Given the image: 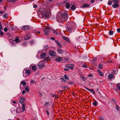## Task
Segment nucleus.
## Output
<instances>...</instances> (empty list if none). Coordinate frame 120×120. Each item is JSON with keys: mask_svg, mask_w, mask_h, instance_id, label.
Wrapping results in <instances>:
<instances>
[{"mask_svg": "<svg viewBox=\"0 0 120 120\" xmlns=\"http://www.w3.org/2000/svg\"><path fill=\"white\" fill-rule=\"evenodd\" d=\"M68 18V15L66 12H64L61 13H59L57 15L56 20L59 23H62L67 20Z\"/></svg>", "mask_w": 120, "mask_h": 120, "instance_id": "f257e3e1", "label": "nucleus"}, {"mask_svg": "<svg viewBox=\"0 0 120 120\" xmlns=\"http://www.w3.org/2000/svg\"><path fill=\"white\" fill-rule=\"evenodd\" d=\"M39 11L41 13L42 16L44 18H49L51 16V12L49 9L41 8L39 9Z\"/></svg>", "mask_w": 120, "mask_h": 120, "instance_id": "f03ea898", "label": "nucleus"}, {"mask_svg": "<svg viewBox=\"0 0 120 120\" xmlns=\"http://www.w3.org/2000/svg\"><path fill=\"white\" fill-rule=\"evenodd\" d=\"M66 25L67 30L71 33L73 32L75 29V24L73 22H68L67 23Z\"/></svg>", "mask_w": 120, "mask_h": 120, "instance_id": "7ed1b4c3", "label": "nucleus"}, {"mask_svg": "<svg viewBox=\"0 0 120 120\" xmlns=\"http://www.w3.org/2000/svg\"><path fill=\"white\" fill-rule=\"evenodd\" d=\"M74 66V65L73 64H67L65 66L66 68H64L65 71H68L69 69H72Z\"/></svg>", "mask_w": 120, "mask_h": 120, "instance_id": "20e7f679", "label": "nucleus"}, {"mask_svg": "<svg viewBox=\"0 0 120 120\" xmlns=\"http://www.w3.org/2000/svg\"><path fill=\"white\" fill-rule=\"evenodd\" d=\"M112 1L114 3V4L112 5V7L113 8H117L119 6L118 4L119 2L118 0H112Z\"/></svg>", "mask_w": 120, "mask_h": 120, "instance_id": "39448f33", "label": "nucleus"}, {"mask_svg": "<svg viewBox=\"0 0 120 120\" xmlns=\"http://www.w3.org/2000/svg\"><path fill=\"white\" fill-rule=\"evenodd\" d=\"M30 71L29 70H24L23 71V76L24 77H26L27 76L30 75Z\"/></svg>", "mask_w": 120, "mask_h": 120, "instance_id": "423d86ee", "label": "nucleus"}, {"mask_svg": "<svg viewBox=\"0 0 120 120\" xmlns=\"http://www.w3.org/2000/svg\"><path fill=\"white\" fill-rule=\"evenodd\" d=\"M45 61H41L39 62L38 64V65L39 68H41L44 67V63Z\"/></svg>", "mask_w": 120, "mask_h": 120, "instance_id": "0eeeda50", "label": "nucleus"}, {"mask_svg": "<svg viewBox=\"0 0 120 120\" xmlns=\"http://www.w3.org/2000/svg\"><path fill=\"white\" fill-rule=\"evenodd\" d=\"M114 90L116 91L120 90V83H119L116 84V88H114Z\"/></svg>", "mask_w": 120, "mask_h": 120, "instance_id": "6e6552de", "label": "nucleus"}, {"mask_svg": "<svg viewBox=\"0 0 120 120\" xmlns=\"http://www.w3.org/2000/svg\"><path fill=\"white\" fill-rule=\"evenodd\" d=\"M49 53L50 56H54L56 55V52L53 51H50Z\"/></svg>", "mask_w": 120, "mask_h": 120, "instance_id": "1a4fd4ad", "label": "nucleus"}, {"mask_svg": "<svg viewBox=\"0 0 120 120\" xmlns=\"http://www.w3.org/2000/svg\"><path fill=\"white\" fill-rule=\"evenodd\" d=\"M30 68L33 70L35 71L37 69V67L36 65H31L30 66Z\"/></svg>", "mask_w": 120, "mask_h": 120, "instance_id": "9d476101", "label": "nucleus"}, {"mask_svg": "<svg viewBox=\"0 0 120 120\" xmlns=\"http://www.w3.org/2000/svg\"><path fill=\"white\" fill-rule=\"evenodd\" d=\"M30 35L29 34H26V35H25L24 37V39L25 40H28L29 39L30 37Z\"/></svg>", "mask_w": 120, "mask_h": 120, "instance_id": "9b49d317", "label": "nucleus"}, {"mask_svg": "<svg viewBox=\"0 0 120 120\" xmlns=\"http://www.w3.org/2000/svg\"><path fill=\"white\" fill-rule=\"evenodd\" d=\"M63 58L60 57H58L55 59V60L57 62H60L63 59Z\"/></svg>", "mask_w": 120, "mask_h": 120, "instance_id": "f8f14e48", "label": "nucleus"}, {"mask_svg": "<svg viewBox=\"0 0 120 120\" xmlns=\"http://www.w3.org/2000/svg\"><path fill=\"white\" fill-rule=\"evenodd\" d=\"M29 26H25L22 27V30H26L28 29H29Z\"/></svg>", "mask_w": 120, "mask_h": 120, "instance_id": "ddd939ff", "label": "nucleus"}, {"mask_svg": "<svg viewBox=\"0 0 120 120\" xmlns=\"http://www.w3.org/2000/svg\"><path fill=\"white\" fill-rule=\"evenodd\" d=\"M97 71H98V73L99 75L101 76H102L103 75V74L102 72L99 69L97 70Z\"/></svg>", "mask_w": 120, "mask_h": 120, "instance_id": "4468645a", "label": "nucleus"}, {"mask_svg": "<svg viewBox=\"0 0 120 120\" xmlns=\"http://www.w3.org/2000/svg\"><path fill=\"white\" fill-rule=\"evenodd\" d=\"M62 37L64 40H65L68 42H70V40L68 38L64 36H63Z\"/></svg>", "mask_w": 120, "mask_h": 120, "instance_id": "2eb2a0df", "label": "nucleus"}, {"mask_svg": "<svg viewBox=\"0 0 120 120\" xmlns=\"http://www.w3.org/2000/svg\"><path fill=\"white\" fill-rule=\"evenodd\" d=\"M44 31L45 34L46 35H48L49 34L50 31L47 30H44Z\"/></svg>", "mask_w": 120, "mask_h": 120, "instance_id": "dca6fc26", "label": "nucleus"}, {"mask_svg": "<svg viewBox=\"0 0 120 120\" xmlns=\"http://www.w3.org/2000/svg\"><path fill=\"white\" fill-rule=\"evenodd\" d=\"M90 6V4H85L81 6V7L82 8H85L89 7Z\"/></svg>", "mask_w": 120, "mask_h": 120, "instance_id": "f3484780", "label": "nucleus"}, {"mask_svg": "<svg viewBox=\"0 0 120 120\" xmlns=\"http://www.w3.org/2000/svg\"><path fill=\"white\" fill-rule=\"evenodd\" d=\"M25 99V98H21L20 100V103L21 104L23 103L24 102Z\"/></svg>", "mask_w": 120, "mask_h": 120, "instance_id": "a211bd4d", "label": "nucleus"}, {"mask_svg": "<svg viewBox=\"0 0 120 120\" xmlns=\"http://www.w3.org/2000/svg\"><path fill=\"white\" fill-rule=\"evenodd\" d=\"M108 77L109 79H111L113 78L114 76L112 74H110L108 75Z\"/></svg>", "mask_w": 120, "mask_h": 120, "instance_id": "6ab92c4d", "label": "nucleus"}, {"mask_svg": "<svg viewBox=\"0 0 120 120\" xmlns=\"http://www.w3.org/2000/svg\"><path fill=\"white\" fill-rule=\"evenodd\" d=\"M85 88H86V89L90 91V92H92L94 94H95V92L94 91V90H93L92 89H91V90H90L89 89L87 88L86 87H85Z\"/></svg>", "mask_w": 120, "mask_h": 120, "instance_id": "aec40b11", "label": "nucleus"}, {"mask_svg": "<svg viewBox=\"0 0 120 120\" xmlns=\"http://www.w3.org/2000/svg\"><path fill=\"white\" fill-rule=\"evenodd\" d=\"M46 56V54L45 53H43L41 55V58H43L45 56Z\"/></svg>", "mask_w": 120, "mask_h": 120, "instance_id": "412c9836", "label": "nucleus"}, {"mask_svg": "<svg viewBox=\"0 0 120 120\" xmlns=\"http://www.w3.org/2000/svg\"><path fill=\"white\" fill-rule=\"evenodd\" d=\"M70 4L69 3H67L66 5V7L68 9L70 8Z\"/></svg>", "mask_w": 120, "mask_h": 120, "instance_id": "4be33fe9", "label": "nucleus"}, {"mask_svg": "<svg viewBox=\"0 0 120 120\" xmlns=\"http://www.w3.org/2000/svg\"><path fill=\"white\" fill-rule=\"evenodd\" d=\"M97 103L98 102L97 101H95L93 103V104L95 106H96L97 105Z\"/></svg>", "mask_w": 120, "mask_h": 120, "instance_id": "5701e85b", "label": "nucleus"}, {"mask_svg": "<svg viewBox=\"0 0 120 120\" xmlns=\"http://www.w3.org/2000/svg\"><path fill=\"white\" fill-rule=\"evenodd\" d=\"M71 9L73 10H74L75 9V6L74 5L72 6L71 8Z\"/></svg>", "mask_w": 120, "mask_h": 120, "instance_id": "b1692460", "label": "nucleus"}, {"mask_svg": "<svg viewBox=\"0 0 120 120\" xmlns=\"http://www.w3.org/2000/svg\"><path fill=\"white\" fill-rule=\"evenodd\" d=\"M55 34L57 35L59 33V32H57L55 30H53L52 31Z\"/></svg>", "mask_w": 120, "mask_h": 120, "instance_id": "393cba45", "label": "nucleus"}, {"mask_svg": "<svg viewBox=\"0 0 120 120\" xmlns=\"http://www.w3.org/2000/svg\"><path fill=\"white\" fill-rule=\"evenodd\" d=\"M58 51L60 53H62L63 52V51L60 49H58Z\"/></svg>", "mask_w": 120, "mask_h": 120, "instance_id": "a878e982", "label": "nucleus"}, {"mask_svg": "<svg viewBox=\"0 0 120 120\" xmlns=\"http://www.w3.org/2000/svg\"><path fill=\"white\" fill-rule=\"evenodd\" d=\"M22 112H23L25 110V107L24 105V104H23L22 105Z\"/></svg>", "mask_w": 120, "mask_h": 120, "instance_id": "bb28decb", "label": "nucleus"}, {"mask_svg": "<svg viewBox=\"0 0 120 120\" xmlns=\"http://www.w3.org/2000/svg\"><path fill=\"white\" fill-rule=\"evenodd\" d=\"M112 1L111 0H109L108 2V4L109 5H111L112 4Z\"/></svg>", "mask_w": 120, "mask_h": 120, "instance_id": "cd10ccee", "label": "nucleus"}, {"mask_svg": "<svg viewBox=\"0 0 120 120\" xmlns=\"http://www.w3.org/2000/svg\"><path fill=\"white\" fill-rule=\"evenodd\" d=\"M22 84L23 86H24L26 84V82L24 81H22L21 82V85Z\"/></svg>", "mask_w": 120, "mask_h": 120, "instance_id": "c85d7f7f", "label": "nucleus"}, {"mask_svg": "<svg viewBox=\"0 0 120 120\" xmlns=\"http://www.w3.org/2000/svg\"><path fill=\"white\" fill-rule=\"evenodd\" d=\"M80 77L81 79H82L83 81H85V79L84 78V77L83 76L80 75Z\"/></svg>", "mask_w": 120, "mask_h": 120, "instance_id": "c756f323", "label": "nucleus"}, {"mask_svg": "<svg viewBox=\"0 0 120 120\" xmlns=\"http://www.w3.org/2000/svg\"><path fill=\"white\" fill-rule=\"evenodd\" d=\"M15 41L16 42H17L19 41V39L18 38H15Z\"/></svg>", "mask_w": 120, "mask_h": 120, "instance_id": "7c9ffc66", "label": "nucleus"}, {"mask_svg": "<svg viewBox=\"0 0 120 120\" xmlns=\"http://www.w3.org/2000/svg\"><path fill=\"white\" fill-rule=\"evenodd\" d=\"M64 77L65 79L66 80H68L69 79V78L65 74L64 75Z\"/></svg>", "mask_w": 120, "mask_h": 120, "instance_id": "2f4dec72", "label": "nucleus"}, {"mask_svg": "<svg viewBox=\"0 0 120 120\" xmlns=\"http://www.w3.org/2000/svg\"><path fill=\"white\" fill-rule=\"evenodd\" d=\"M7 1L9 2H15L16 1V0H7Z\"/></svg>", "mask_w": 120, "mask_h": 120, "instance_id": "473e14b6", "label": "nucleus"}, {"mask_svg": "<svg viewBox=\"0 0 120 120\" xmlns=\"http://www.w3.org/2000/svg\"><path fill=\"white\" fill-rule=\"evenodd\" d=\"M109 33L110 35H112L113 34V32L112 30H110L109 32Z\"/></svg>", "mask_w": 120, "mask_h": 120, "instance_id": "72a5a7b5", "label": "nucleus"}, {"mask_svg": "<svg viewBox=\"0 0 120 120\" xmlns=\"http://www.w3.org/2000/svg\"><path fill=\"white\" fill-rule=\"evenodd\" d=\"M61 79L62 80V82H65L66 81L64 79L63 77H62Z\"/></svg>", "mask_w": 120, "mask_h": 120, "instance_id": "f704fd0d", "label": "nucleus"}, {"mask_svg": "<svg viewBox=\"0 0 120 120\" xmlns=\"http://www.w3.org/2000/svg\"><path fill=\"white\" fill-rule=\"evenodd\" d=\"M99 68L101 69L103 68V65L102 64H99L98 66Z\"/></svg>", "mask_w": 120, "mask_h": 120, "instance_id": "c9c22d12", "label": "nucleus"}, {"mask_svg": "<svg viewBox=\"0 0 120 120\" xmlns=\"http://www.w3.org/2000/svg\"><path fill=\"white\" fill-rule=\"evenodd\" d=\"M45 105L46 106H47L48 107V105H49V102H46L45 103Z\"/></svg>", "mask_w": 120, "mask_h": 120, "instance_id": "e433bc0d", "label": "nucleus"}, {"mask_svg": "<svg viewBox=\"0 0 120 120\" xmlns=\"http://www.w3.org/2000/svg\"><path fill=\"white\" fill-rule=\"evenodd\" d=\"M7 14H5L3 15V17L4 18H6L7 17Z\"/></svg>", "mask_w": 120, "mask_h": 120, "instance_id": "4c0bfd02", "label": "nucleus"}, {"mask_svg": "<svg viewBox=\"0 0 120 120\" xmlns=\"http://www.w3.org/2000/svg\"><path fill=\"white\" fill-rule=\"evenodd\" d=\"M25 89L28 92L29 91V88L27 86H26L25 87Z\"/></svg>", "mask_w": 120, "mask_h": 120, "instance_id": "58836bf2", "label": "nucleus"}, {"mask_svg": "<svg viewBox=\"0 0 120 120\" xmlns=\"http://www.w3.org/2000/svg\"><path fill=\"white\" fill-rule=\"evenodd\" d=\"M46 113L47 114V115L48 116H49V111H48V110L47 109H46Z\"/></svg>", "mask_w": 120, "mask_h": 120, "instance_id": "ea45409f", "label": "nucleus"}, {"mask_svg": "<svg viewBox=\"0 0 120 120\" xmlns=\"http://www.w3.org/2000/svg\"><path fill=\"white\" fill-rule=\"evenodd\" d=\"M116 109L117 111H119V107L117 105H116Z\"/></svg>", "mask_w": 120, "mask_h": 120, "instance_id": "a19ab883", "label": "nucleus"}, {"mask_svg": "<svg viewBox=\"0 0 120 120\" xmlns=\"http://www.w3.org/2000/svg\"><path fill=\"white\" fill-rule=\"evenodd\" d=\"M0 35L1 36H2L3 35V33L1 31V30H0Z\"/></svg>", "mask_w": 120, "mask_h": 120, "instance_id": "79ce46f5", "label": "nucleus"}, {"mask_svg": "<svg viewBox=\"0 0 120 120\" xmlns=\"http://www.w3.org/2000/svg\"><path fill=\"white\" fill-rule=\"evenodd\" d=\"M61 87L62 88L65 89L67 88V86H61Z\"/></svg>", "mask_w": 120, "mask_h": 120, "instance_id": "37998d69", "label": "nucleus"}, {"mask_svg": "<svg viewBox=\"0 0 120 120\" xmlns=\"http://www.w3.org/2000/svg\"><path fill=\"white\" fill-rule=\"evenodd\" d=\"M4 30L5 32H6L8 31V29L7 28H4Z\"/></svg>", "mask_w": 120, "mask_h": 120, "instance_id": "c03bdc74", "label": "nucleus"}, {"mask_svg": "<svg viewBox=\"0 0 120 120\" xmlns=\"http://www.w3.org/2000/svg\"><path fill=\"white\" fill-rule=\"evenodd\" d=\"M31 83H35V82L33 80H31Z\"/></svg>", "mask_w": 120, "mask_h": 120, "instance_id": "a18cd8bd", "label": "nucleus"}, {"mask_svg": "<svg viewBox=\"0 0 120 120\" xmlns=\"http://www.w3.org/2000/svg\"><path fill=\"white\" fill-rule=\"evenodd\" d=\"M52 96L53 97H55L56 98H57L55 94H53L52 95Z\"/></svg>", "mask_w": 120, "mask_h": 120, "instance_id": "49530a36", "label": "nucleus"}, {"mask_svg": "<svg viewBox=\"0 0 120 120\" xmlns=\"http://www.w3.org/2000/svg\"><path fill=\"white\" fill-rule=\"evenodd\" d=\"M26 93V91L25 90H23L22 92V94H24Z\"/></svg>", "mask_w": 120, "mask_h": 120, "instance_id": "de8ad7c7", "label": "nucleus"}, {"mask_svg": "<svg viewBox=\"0 0 120 120\" xmlns=\"http://www.w3.org/2000/svg\"><path fill=\"white\" fill-rule=\"evenodd\" d=\"M34 41L33 40H32L31 41H30V44H32L33 43H34Z\"/></svg>", "mask_w": 120, "mask_h": 120, "instance_id": "09e8293b", "label": "nucleus"}, {"mask_svg": "<svg viewBox=\"0 0 120 120\" xmlns=\"http://www.w3.org/2000/svg\"><path fill=\"white\" fill-rule=\"evenodd\" d=\"M55 42L57 44V45L59 44L60 43L59 41L57 40H56L55 41Z\"/></svg>", "mask_w": 120, "mask_h": 120, "instance_id": "8fccbe9b", "label": "nucleus"}, {"mask_svg": "<svg viewBox=\"0 0 120 120\" xmlns=\"http://www.w3.org/2000/svg\"><path fill=\"white\" fill-rule=\"evenodd\" d=\"M33 7L34 8H36L37 7V5L35 4L33 5Z\"/></svg>", "mask_w": 120, "mask_h": 120, "instance_id": "3c124183", "label": "nucleus"}, {"mask_svg": "<svg viewBox=\"0 0 120 120\" xmlns=\"http://www.w3.org/2000/svg\"><path fill=\"white\" fill-rule=\"evenodd\" d=\"M3 29V28L2 26V25H0V30H2Z\"/></svg>", "mask_w": 120, "mask_h": 120, "instance_id": "603ef678", "label": "nucleus"}, {"mask_svg": "<svg viewBox=\"0 0 120 120\" xmlns=\"http://www.w3.org/2000/svg\"><path fill=\"white\" fill-rule=\"evenodd\" d=\"M117 31L118 32H120V28H118L117 29Z\"/></svg>", "mask_w": 120, "mask_h": 120, "instance_id": "864d4df0", "label": "nucleus"}, {"mask_svg": "<svg viewBox=\"0 0 120 120\" xmlns=\"http://www.w3.org/2000/svg\"><path fill=\"white\" fill-rule=\"evenodd\" d=\"M58 45L60 47H62V45L59 43V44H58Z\"/></svg>", "mask_w": 120, "mask_h": 120, "instance_id": "5fc2aeb1", "label": "nucleus"}, {"mask_svg": "<svg viewBox=\"0 0 120 120\" xmlns=\"http://www.w3.org/2000/svg\"><path fill=\"white\" fill-rule=\"evenodd\" d=\"M87 67V65H83V67L84 68H86Z\"/></svg>", "mask_w": 120, "mask_h": 120, "instance_id": "6e6d98bb", "label": "nucleus"}, {"mask_svg": "<svg viewBox=\"0 0 120 120\" xmlns=\"http://www.w3.org/2000/svg\"><path fill=\"white\" fill-rule=\"evenodd\" d=\"M94 2V0H91V2L92 3H93Z\"/></svg>", "mask_w": 120, "mask_h": 120, "instance_id": "4d7b16f0", "label": "nucleus"}, {"mask_svg": "<svg viewBox=\"0 0 120 120\" xmlns=\"http://www.w3.org/2000/svg\"><path fill=\"white\" fill-rule=\"evenodd\" d=\"M92 74H90L89 75H88V76L89 77H92Z\"/></svg>", "mask_w": 120, "mask_h": 120, "instance_id": "13d9d810", "label": "nucleus"}, {"mask_svg": "<svg viewBox=\"0 0 120 120\" xmlns=\"http://www.w3.org/2000/svg\"><path fill=\"white\" fill-rule=\"evenodd\" d=\"M51 39L53 40H54L55 39V38H54L52 37L51 38Z\"/></svg>", "mask_w": 120, "mask_h": 120, "instance_id": "bf43d9fd", "label": "nucleus"}, {"mask_svg": "<svg viewBox=\"0 0 120 120\" xmlns=\"http://www.w3.org/2000/svg\"><path fill=\"white\" fill-rule=\"evenodd\" d=\"M3 12L1 11H0V16H1L2 15V14L3 13Z\"/></svg>", "mask_w": 120, "mask_h": 120, "instance_id": "052dcab7", "label": "nucleus"}, {"mask_svg": "<svg viewBox=\"0 0 120 120\" xmlns=\"http://www.w3.org/2000/svg\"><path fill=\"white\" fill-rule=\"evenodd\" d=\"M100 120H104L102 117H101L100 118Z\"/></svg>", "mask_w": 120, "mask_h": 120, "instance_id": "680f3d73", "label": "nucleus"}, {"mask_svg": "<svg viewBox=\"0 0 120 120\" xmlns=\"http://www.w3.org/2000/svg\"><path fill=\"white\" fill-rule=\"evenodd\" d=\"M13 103H14V104H15L16 102L15 101H13Z\"/></svg>", "mask_w": 120, "mask_h": 120, "instance_id": "e2e57ef3", "label": "nucleus"}, {"mask_svg": "<svg viewBox=\"0 0 120 120\" xmlns=\"http://www.w3.org/2000/svg\"><path fill=\"white\" fill-rule=\"evenodd\" d=\"M69 83L70 84H71V85H72L73 84V83L72 82H70V83Z\"/></svg>", "mask_w": 120, "mask_h": 120, "instance_id": "0e129e2a", "label": "nucleus"}, {"mask_svg": "<svg viewBox=\"0 0 120 120\" xmlns=\"http://www.w3.org/2000/svg\"><path fill=\"white\" fill-rule=\"evenodd\" d=\"M48 46V45H45V46L44 47V48L45 49V48L46 47H47Z\"/></svg>", "mask_w": 120, "mask_h": 120, "instance_id": "69168bd1", "label": "nucleus"}, {"mask_svg": "<svg viewBox=\"0 0 120 120\" xmlns=\"http://www.w3.org/2000/svg\"><path fill=\"white\" fill-rule=\"evenodd\" d=\"M112 100L113 102H115V100L114 99H113Z\"/></svg>", "mask_w": 120, "mask_h": 120, "instance_id": "338daca9", "label": "nucleus"}, {"mask_svg": "<svg viewBox=\"0 0 120 120\" xmlns=\"http://www.w3.org/2000/svg\"><path fill=\"white\" fill-rule=\"evenodd\" d=\"M19 108H17V109H16V111H17V110H19Z\"/></svg>", "mask_w": 120, "mask_h": 120, "instance_id": "774afa93", "label": "nucleus"}]
</instances>
